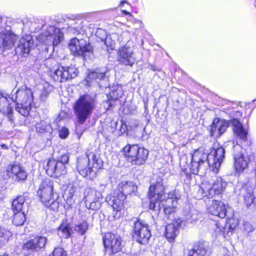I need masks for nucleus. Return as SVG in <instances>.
<instances>
[{
  "mask_svg": "<svg viewBox=\"0 0 256 256\" xmlns=\"http://www.w3.org/2000/svg\"><path fill=\"white\" fill-rule=\"evenodd\" d=\"M206 253L204 250H192L190 251L188 256H204Z\"/></svg>",
  "mask_w": 256,
  "mask_h": 256,
  "instance_id": "nucleus-44",
  "label": "nucleus"
},
{
  "mask_svg": "<svg viewBox=\"0 0 256 256\" xmlns=\"http://www.w3.org/2000/svg\"><path fill=\"white\" fill-rule=\"evenodd\" d=\"M0 146L2 148L4 149V150H7L8 148V146L4 144H0Z\"/></svg>",
  "mask_w": 256,
  "mask_h": 256,
  "instance_id": "nucleus-51",
  "label": "nucleus"
},
{
  "mask_svg": "<svg viewBox=\"0 0 256 256\" xmlns=\"http://www.w3.org/2000/svg\"><path fill=\"white\" fill-rule=\"evenodd\" d=\"M14 103V98H11L0 91V113L6 116L10 126L12 128L14 126L12 116V108Z\"/></svg>",
  "mask_w": 256,
  "mask_h": 256,
  "instance_id": "nucleus-10",
  "label": "nucleus"
},
{
  "mask_svg": "<svg viewBox=\"0 0 256 256\" xmlns=\"http://www.w3.org/2000/svg\"><path fill=\"white\" fill-rule=\"evenodd\" d=\"M53 184L52 182L48 178L44 180L40 185L38 191V194L42 203L47 207L56 210L58 208V202L52 198Z\"/></svg>",
  "mask_w": 256,
  "mask_h": 256,
  "instance_id": "nucleus-6",
  "label": "nucleus"
},
{
  "mask_svg": "<svg viewBox=\"0 0 256 256\" xmlns=\"http://www.w3.org/2000/svg\"><path fill=\"white\" fill-rule=\"evenodd\" d=\"M44 93L45 94L46 92H44L40 95V98L42 100H44V98L46 96V94H44V97H43V96L44 95Z\"/></svg>",
  "mask_w": 256,
  "mask_h": 256,
  "instance_id": "nucleus-53",
  "label": "nucleus"
},
{
  "mask_svg": "<svg viewBox=\"0 0 256 256\" xmlns=\"http://www.w3.org/2000/svg\"><path fill=\"white\" fill-rule=\"evenodd\" d=\"M96 104L94 98L88 94L82 96L78 98L75 103L74 110L79 124H84L90 118Z\"/></svg>",
  "mask_w": 256,
  "mask_h": 256,
  "instance_id": "nucleus-4",
  "label": "nucleus"
},
{
  "mask_svg": "<svg viewBox=\"0 0 256 256\" xmlns=\"http://www.w3.org/2000/svg\"><path fill=\"white\" fill-rule=\"evenodd\" d=\"M26 196H20L14 199L12 203V210L14 212H24L23 207L25 206Z\"/></svg>",
  "mask_w": 256,
  "mask_h": 256,
  "instance_id": "nucleus-35",
  "label": "nucleus"
},
{
  "mask_svg": "<svg viewBox=\"0 0 256 256\" xmlns=\"http://www.w3.org/2000/svg\"><path fill=\"white\" fill-rule=\"evenodd\" d=\"M132 232L134 238L142 244H147L152 236L148 226L140 220L134 222Z\"/></svg>",
  "mask_w": 256,
  "mask_h": 256,
  "instance_id": "nucleus-9",
  "label": "nucleus"
},
{
  "mask_svg": "<svg viewBox=\"0 0 256 256\" xmlns=\"http://www.w3.org/2000/svg\"><path fill=\"white\" fill-rule=\"evenodd\" d=\"M224 256H230L228 254H224Z\"/></svg>",
  "mask_w": 256,
  "mask_h": 256,
  "instance_id": "nucleus-58",
  "label": "nucleus"
},
{
  "mask_svg": "<svg viewBox=\"0 0 256 256\" xmlns=\"http://www.w3.org/2000/svg\"><path fill=\"white\" fill-rule=\"evenodd\" d=\"M120 194H124L125 196L133 192L136 189V186L132 182L123 181L118 186Z\"/></svg>",
  "mask_w": 256,
  "mask_h": 256,
  "instance_id": "nucleus-30",
  "label": "nucleus"
},
{
  "mask_svg": "<svg viewBox=\"0 0 256 256\" xmlns=\"http://www.w3.org/2000/svg\"><path fill=\"white\" fill-rule=\"evenodd\" d=\"M244 230L248 232H251L254 230L252 225L248 222H244Z\"/></svg>",
  "mask_w": 256,
  "mask_h": 256,
  "instance_id": "nucleus-48",
  "label": "nucleus"
},
{
  "mask_svg": "<svg viewBox=\"0 0 256 256\" xmlns=\"http://www.w3.org/2000/svg\"><path fill=\"white\" fill-rule=\"evenodd\" d=\"M124 154L132 164H144L148 158V151L138 144H128L123 148Z\"/></svg>",
  "mask_w": 256,
  "mask_h": 256,
  "instance_id": "nucleus-5",
  "label": "nucleus"
},
{
  "mask_svg": "<svg viewBox=\"0 0 256 256\" xmlns=\"http://www.w3.org/2000/svg\"><path fill=\"white\" fill-rule=\"evenodd\" d=\"M72 228L66 220L62 221L60 226L58 228V234L62 236L68 238L70 235Z\"/></svg>",
  "mask_w": 256,
  "mask_h": 256,
  "instance_id": "nucleus-36",
  "label": "nucleus"
},
{
  "mask_svg": "<svg viewBox=\"0 0 256 256\" xmlns=\"http://www.w3.org/2000/svg\"><path fill=\"white\" fill-rule=\"evenodd\" d=\"M118 56V62L126 66H132L136 60L134 50L128 44L119 48Z\"/></svg>",
  "mask_w": 256,
  "mask_h": 256,
  "instance_id": "nucleus-15",
  "label": "nucleus"
},
{
  "mask_svg": "<svg viewBox=\"0 0 256 256\" xmlns=\"http://www.w3.org/2000/svg\"><path fill=\"white\" fill-rule=\"evenodd\" d=\"M33 44L34 41L32 36L26 35L22 38L15 48L16 54L18 56H26Z\"/></svg>",
  "mask_w": 256,
  "mask_h": 256,
  "instance_id": "nucleus-18",
  "label": "nucleus"
},
{
  "mask_svg": "<svg viewBox=\"0 0 256 256\" xmlns=\"http://www.w3.org/2000/svg\"><path fill=\"white\" fill-rule=\"evenodd\" d=\"M10 232L0 226V248L8 240Z\"/></svg>",
  "mask_w": 256,
  "mask_h": 256,
  "instance_id": "nucleus-40",
  "label": "nucleus"
},
{
  "mask_svg": "<svg viewBox=\"0 0 256 256\" xmlns=\"http://www.w3.org/2000/svg\"><path fill=\"white\" fill-rule=\"evenodd\" d=\"M102 166V161L97 152H90L84 156L78 158L77 170L83 177H94L98 169Z\"/></svg>",
  "mask_w": 256,
  "mask_h": 256,
  "instance_id": "nucleus-2",
  "label": "nucleus"
},
{
  "mask_svg": "<svg viewBox=\"0 0 256 256\" xmlns=\"http://www.w3.org/2000/svg\"><path fill=\"white\" fill-rule=\"evenodd\" d=\"M69 48L71 52L74 56H82L84 58L88 52L92 50V46L85 40L72 38L69 44Z\"/></svg>",
  "mask_w": 256,
  "mask_h": 256,
  "instance_id": "nucleus-12",
  "label": "nucleus"
},
{
  "mask_svg": "<svg viewBox=\"0 0 256 256\" xmlns=\"http://www.w3.org/2000/svg\"><path fill=\"white\" fill-rule=\"evenodd\" d=\"M225 150L222 146L214 144L210 154L204 152L203 148L194 151L192 155V162L188 166L190 172L198 174L200 170L204 171L208 167L218 172L224 158Z\"/></svg>",
  "mask_w": 256,
  "mask_h": 256,
  "instance_id": "nucleus-1",
  "label": "nucleus"
},
{
  "mask_svg": "<svg viewBox=\"0 0 256 256\" xmlns=\"http://www.w3.org/2000/svg\"><path fill=\"white\" fill-rule=\"evenodd\" d=\"M46 242V238L42 236H36L34 238L24 244L23 248L24 250H38L44 248Z\"/></svg>",
  "mask_w": 256,
  "mask_h": 256,
  "instance_id": "nucleus-25",
  "label": "nucleus"
},
{
  "mask_svg": "<svg viewBox=\"0 0 256 256\" xmlns=\"http://www.w3.org/2000/svg\"><path fill=\"white\" fill-rule=\"evenodd\" d=\"M102 194L94 188H86L84 192L86 206L87 208L97 210L101 206L100 200L102 199Z\"/></svg>",
  "mask_w": 256,
  "mask_h": 256,
  "instance_id": "nucleus-13",
  "label": "nucleus"
},
{
  "mask_svg": "<svg viewBox=\"0 0 256 256\" xmlns=\"http://www.w3.org/2000/svg\"><path fill=\"white\" fill-rule=\"evenodd\" d=\"M109 178L108 177L102 179L99 184L100 190L103 191L107 186Z\"/></svg>",
  "mask_w": 256,
  "mask_h": 256,
  "instance_id": "nucleus-46",
  "label": "nucleus"
},
{
  "mask_svg": "<svg viewBox=\"0 0 256 256\" xmlns=\"http://www.w3.org/2000/svg\"><path fill=\"white\" fill-rule=\"evenodd\" d=\"M36 130L39 133H43L44 131L50 130V126L45 122H41L36 126Z\"/></svg>",
  "mask_w": 256,
  "mask_h": 256,
  "instance_id": "nucleus-42",
  "label": "nucleus"
},
{
  "mask_svg": "<svg viewBox=\"0 0 256 256\" xmlns=\"http://www.w3.org/2000/svg\"><path fill=\"white\" fill-rule=\"evenodd\" d=\"M256 99L255 100H254V102H256Z\"/></svg>",
  "mask_w": 256,
  "mask_h": 256,
  "instance_id": "nucleus-61",
  "label": "nucleus"
},
{
  "mask_svg": "<svg viewBox=\"0 0 256 256\" xmlns=\"http://www.w3.org/2000/svg\"><path fill=\"white\" fill-rule=\"evenodd\" d=\"M50 61H51V60H47V62H46V64L48 66L50 65Z\"/></svg>",
  "mask_w": 256,
  "mask_h": 256,
  "instance_id": "nucleus-55",
  "label": "nucleus"
},
{
  "mask_svg": "<svg viewBox=\"0 0 256 256\" xmlns=\"http://www.w3.org/2000/svg\"><path fill=\"white\" fill-rule=\"evenodd\" d=\"M32 106H20L16 105V110L22 115L26 116L28 115L29 112L31 109Z\"/></svg>",
  "mask_w": 256,
  "mask_h": 256,
  "instance_id": "nucleus-41",
  "label": "nucleus"
},
{
  "mask_svg": "<svg viewBox=\"0 0 256 256\" xmlns=\"http://www.w3.org/2000/svg\"><path fill=\"white\" fill-rule=\"evenodd\" d=\"M244 198V203L248 208H254L256 206V198L252 187L244 186L242 189Z\"/></svg>",
  "mask_w": 256,
  "mask_h": 256,
  "instance_id": "nucleus-23",
  "label": "nucleus"
},
{
  "mask_svg": "<svg viewBox=\"0 0 256 256\" xmlns=\"http://www.w3.org/2000/svg\"><path fill=\"white\" fill-rule=\"evenodd\" d=\"M230 122L233 127L234 134L240 140H246L248 132L244 129L242 124L236 118L232 119Z\"/></svg>",
  "mask_w": 256,
  "mask_h": 256,
  "instance_id": "nucleus-27",
  "label": "nucleus"
},
{
  "mask_svg": "<svg viewBox=\"0 0 256 256\" xmlns=\"http://www.w3.org/2000/svg\"><path fill=\"white\" fill-rule=\"evenodd\" d=\"M226 184V182L223 181L220 178H216L212 186L214 195L222 193L225 189Z\"/></svg>",
  "mask_w": 256,
  "mask_h": 256,
  "instance_id": "nucleus-34",
  "label": "nucleus"
},
{
  "mask_svg": "<svg viewBox=\"0 0 256 256\" xmlns=\"http://www.w3.org/2000/svg\"><path fill=\"white\" fill-rule=\"evenodd\" d=\"M103 243L106 253L108 255L117 253L122 248L121 238L110 232L105 234L103 237Z\"/></svg>",
  "mask_w": 256,
  "mask_h": 256,
  "instance_id": "nucleus-11",
  "label": "nucleus"
},
{
  "mask_svg": "<svg viewBox=\"0 0 256 256\" xmlns=\"http://www.w3.org/2000/svg\"><path fill=\"white\" fill-rule=\"evenodd\" d=\"M126 128V124L122 125L121 128H120V130L122 132V130H123V132H125V129Z\"/></svg>",
  "mask_w": 256,
  "mask_h": 256,
  "instance_id": "nucleus-52",
  "label": "nucleus"
},
{
  "mask_svg": "<svg viewBox=\"0 0 256 256\" xmlns=\"http://www.w3.org/2000/svg\"><path fill=\"white\" fill-rule=\"evenodd\" d=\"M0 38L2 40V47L4 50H11L14 48V43L18 36L10 32L1 33Z\"/></svg>",
  "mask_w": 256,
  "mask_h": 256,
  "instance_id": "nucleus-24",
  "label": "nucleus"
},
{
  "mask_svg": "<svg viewBox=\"0 0 256 256\" xmlns=\"http://www.w3.org/2000/svg\"><path fill=\"white\" fill-rule=\"evenodd\" d=\"M126 196L124 194L114 192V195L110 197L108 200L109 204L112 207L114 212L116 213L114 214V218H118L124 209V201Z\"/></svg>",
  "mask_w": 256,
  "mask_h": 256,
  "instance_id": "nucleus-16",
  "label": "nucleus"
},
{
  "mask_svg": "<svg viewBox=\"0 0 256 256\" xmlns=\"http://www.w3.org/2000/svg\"><path fill=\"white\" fill-rule=\"evenodd\" d=\"M228 123L224 120L215 118L210 130V135L216 138L220 137L226 130Z\"/></svg>",
  "mask_w": 256,
  "mask_h": 256,
  "instance_id": "nucleus-22",
  "label": "nucleus"
},
{
  "mask_svg": "<svg viewBox=\"0 0 256 256\" xmlns=\"http://www.w3.org/2000/svg\"><path fill=\"white\" fill-rule=\"evenodd\" d=\"M88 229V224L86 222H83L80 224H76L74 227V230L82 235L84 234Z\"/></svg>",
  "mask_w": 256,
  "mask_h": 256,
  "instance_id": "nucleus-43",
  "label": "nucleus"
},
{
  "mask_svg": "<svg viewBox=\"0 0 256 256\" xmlns=\"http://www.w3.org/2000/svg\"><path fill=\"white\" fill-rule=\"evenodd\" d=\"M254 174H255V176H256V168H255V169L254 170Z\"/></svg>",
  "mask_w": 256,
  "mask_h": 256,
  "instance_id": "nucleus-56",
  "label": "nucleus"
},
{
  "mask_svg": "<svg viewBox=\"0 0 256 256\" xmlns=\"http://www.w3.org/2000/svg\"><path fill=\"white\" fill-rule=\"evenodd\" d=\"M148 195L150 198V208L159 211L160 209V204L164 202L166 198L162 178L158 176L156 180H152Z\"/></svg>",
  "mask_w": 256,
  "mask_h": 256,
  "instance_id": "nucleus-3",
  "label": "nucleus"
},
{
  "mask_svg": "<svg viewBox=\"0 0 256 256\" xmlns=\"http://www.w3.org/2000/svg\"><path fill=\"white\" fill-rule=\"evenodd\" d=\"M50 256H66L64 250L61 248H56Z\"/></svg>",
  "mask_w": 256,
  "mask_h": 256,
  "instance_id": "nucleus-45",
  "label": "nucleus"
},
{
  "mask_svg": "<svg viewBox=\"0 0 256 256\" xmlns=\"http://www.w3.org/2000/svg\"><path fill=\"white\" fill-rule=\"evenodd\" d=\"M50 69L52 78L60 82L74 78L78 72V70L74 66L64 67L58 64H55L52 68L50 67Z\"/></svg>",
  "mask_w": 256,
  "mask_h": 256,
  "instance_id": "nucleus-7",
  "label": "nucleus"
},
{
  "mask_svg": "<svg viewBox=\"0 0 256 256\" xmlns=\"http://www.w3.org/2000/svg\"><path fill=\"white\" fill-rule=\"evenodd\" d=\"M176 204V200H174L172 198H167L165 200L164 204L162 203L164 213L166 214H170L174 212Z\"/></svg>",
  "mask_w": 256,
  "mask_h": 256,
  "instance_id": "nucleus-33",
  "label": "nucleus"
},
{
  "mask_svg": "<svg viewBox=\"0 0 256 256\" xmlns=\"http://www.w3.org/2000/svg\"><path fill=\"white\" fill-rule=\"evenodd\" d=\"M214 196V192H213L212 185L209 182H203L198 186L196 195L198 198L201 199L204 197L210 198Z\"/></svg>",
  "mask_w": 256,
  "mask_h": 256,
  "instance_id": "nucleus-29",
  "label": "nucleus"
},
{
  "mask_svg": "<svg viewBox=\"0 0 256 256\" xmlns=\"http://www.w3.org/2000/svg\"><path fill=\"white\" fill-rule=\"evenodd\" d=\"M63 34L60 28L49 26L46 30L38 36V40L46 45L57 46L62 40Z\"/></svg>",
  "mask_w": 256,
  "mask_h": 256,
  "instance_id": "nucleus-8",
  "label": "nucleus"
},
{
  "mask_svg": "<svg viewBox=\"0 0 256 256\" xmlns=\"http://www.w3.org/2000/svg\"><path fill=\"white\" fill-rule=\"evenodd\" d=\"M16 105L32 106L33 96L31 90L29 89H20L16 92L14 98Z\"/></svg>",
  "mask_w": 256,
  "mask_h": 256,
  "instance_id": "nucleus-19",
  "label": "nucleus"
},
{
  "mask_svg": "<svg viewBox=\"0 0 256 256\" xmlns=\"http://www.w3.org/2000/svg\"><path fill=\"white\" fill-rule=\"evenodd\" d=\"M67 26L63 28V29H67L68 32L76 33L82 29V20L80 19H68L67 22Z\"/></svg>",
  "mask_w": 256,
  "mask_h": 256,
  "instance_id": "nucleus-31",
  "label": "nucleus"
},
{
  "mask_svg": "<svg viewBox=\"0 0 256 256\" xmlns=\"http://www.w3.org/2000/svg\"><path fill=\"white\" fill-rule=\"evenodd\" d=\"M185 224V222L180 218L174 220L172 224L167 225L166 228V238L170 242H172L178 234L179 229Z\"/></svg>",
  "mask_w": 256,
  "mask_h": 256,
  "instance_id": "nucleus-21",
  "label": "nucleus"
},
{
  "mask_svg": "<svg viewBox=\"0 0 256 256\" xmlns=\"http://www.w3.org/2000/svg\"><path fill=\"white\" fill-rule=\"evenodd\" d=\"M46 170L47 174L50 176L60 177L66 172L65 165L54 160L48 162Z\"/></svg>",
  "mask_w": 256,
  "mask_h": 256,
  "instance_id": "nucleus-17",
  "label": "nucleus"
},
{
  "mask_svg": "<svg viewBox=\"0 0 256 256\" xmlns=\"http://www.w3.org/2000/svg\"><path fill=\"white\" fill-rule=\"evenodd\" d=\"M13 224L16 226L22 225L26 220V216L24 212H14Z\"/></svg>",
  "mask_w": 256,
  "mask_h": 256,
  "instance_id": "nucleus-39",
  "label": "nucleus"
},
{
  "mask_svg": "<svg viewBox=\"0 0 256 256\" xmlns=\"http://www.w3.org/2000/svg\"><path fill=\"white\" fill-rule=\"evenodd\" d=\"M214 196V192H213L212 185L209 182H203L198 186L196 195L198 198L201 199L204 197L210 198Z\"/></svg>",
  "mask_w": 256,
  "mask_h": 256,
  "instance_id": "nucleus-28",
  "label": "nucleus"
},
{
  "mask_svg": "<svg viewBox=\"0 0 256 256\" xmlns=\"http://www.w3.org/2000/svg\"><path fill=\"white\" fill-rule=\"evenodd\" d=\"M6 256L4 255V256Z\"/></svg>",
  "mask_w": 256,
  "mask_h": 256,
  "instance_id": "nucleus-62",
  "label": "nucleus"
},
{
  "mask_svg": "<svg viewBox=\"0 0 256 256\" xmlns=\"http://www.w3.org/2000/svg\"><path fill=\"white\" fill-rule=\"evenodd\" d=\"M207 210L211 214L218 216L221 218H224L226 216V206L224 202L220 200H210Z\"/></svg>",
  "mask_w": 256,
  "mask_h": 256,
  "instance_id": "nucleus-20",
  "label": "nucleus"
},
{
  "mask_svg": "<svg viewBox=\"0 0 256 256\" xmlns=\"http://www.w3.org/2000/svg\"><path fill=\"white\" fill-rule=\"evenodd\" d=\"M105 73L100 72V70H96L94 71L89 72L86 78L87 85L90 86V82L92 81L98 82V80H102L106 78Z\"/></svg>",
  "mask_w": 256,
  "mask_h": 256,
  "instance_id": "nucleus-32",
  "label": "nucleus"
},
{
  "mask_svg": "<svg viewBox=\"0 0 256 256\" xmlns=\"http://www.w3.org/2000/svg\"><path fill=\"white\" fill-rule=\"evenodd\" d=\"M8 174L10 177L16 176V179L18 180H24L27 177V173L25 170L20 166L14 164L9 166L7 168Z\"/></svg>",
  "mask_w": 256,
  "mask_h": 256,
  "instance_id": "nucleus-26",
  "label": "nucleus"
},
{
  "mask_svg": "<svg viewBox=\"0 0 256 256\" xmlns=\"http://www.w3.org/2000/svg\"><path fill=\"white\" fill-rule=\"evenodd\" d=\"M69 134L68 129L65 127L62 128L59 130V136L62 138H66Z\"/></svg>",
  "mask_w": 256,
  "mask_h": 256,
  "instance_id": "nucleus-47",
  "label": "nucleus"
},
{
  "mask_svg": "<svg viewBox=\"0 0 256 256\" xmlns=\"http://www.w3.org/2000/svg\"><path fill=\"white\" fill-rule=\"evenodd\" d=\"M123 94L122 88L118 85H114L110 88V92L109 94V97L114 100H116L120 98Z\"/></svg>",
  "mask_w": 256,
  "mask_h": 256,
  "instance_id": "nucleus-38",
  "label": "nucleus"
},
{
  "mask_svg": "<svg viewBox=\"0 0 256 256\" xmlns=\"http://www.w3.org/2000/svg\"><path fill=\"white\" fill-rule=\"evenodd\" d=\"M76 188L68 186V190L65 192L64 195V198L66 200V202L68 205L71 206L74 202V196L76 192Z\"/></svg>",
  "mask_w": 256,
  "mask_h": 256,
  "instance_id": "nucleus-37",
  "label": "nucleus"
},
{
  "mask_svg": "<svg viewBox=\"0 0 256 256\" xmlns=\"http://www.w3.org/2000/svg\"><path fill=\"white\" fill-rule=\"evenodd\" d=\"M234 168L237 172L241 173L248 168L250 158L244 155L242 148L239 144L234 146Z\"/></svg>",
  "mask_w": 256,
  "mask_h": 256,
  "instance_id": "nucleus-14",
  "label": "nucleus"
},
{
  "mask_svg": "<svg viewBox=\"0 0 256 256\" xmlns=\"http://www.w3.org/2000/svg\"><path fill=\"white\" fill-rule=\"evenodd\" d=\"M122 12L124 14V15H128V16H132V14L130 12H128V11H126V10H122Z\"/></svg>",
  "mask_w": 256,
  "mask_h": 256,
  "instance_id": "nucleus-50",
  "label": "nucleus"
},
{
  "mask_svg": "<svg viewBox=\"0 0 256 256\" xmlns=\"http://www.w3.org/2000/svg\"><path fill=\"white\" fill-rule=\"evenodd\" d=\"M124 34H128V32H125V33H124Z\"/></svg>",
  "mask_w": 256,
  "mask_h": 256,
  "instance_id": "nucleus-59",
  "label": "nucleus"
},
{
  "mask_svg": "<svg viewBox=\"0 0 256 256\" xmlns=\"http://www.w3.org/2000/svg\"><path fill=\"white\" fill-rule=\"evenodd\" d=\"M126 3H127V2L124 1H124H122V2H120V6H124V4H126Z\"/></svg>",
  "mask_w": 256,
  "mask_h": 256,
  "instance_id": "nucleus-54",
  "label": "nucleus"
},
{
  "mask_svg": "<svg viewBox=\"0 0 256 256\" xmlns=\"http://www.w3.org/2000/svg\"><path fill=\"white\" fill-rule=\"evenodd\" d=\"M237 113L240 114V116H242V114H240V112H237Z\"/></svg>",
  "mask_w": 256,
  "mask_h": 256,
  "instance_id": "nucleus-57",
  "label": "nucleus"
},
{
  "mask_svg": "<svg viewBox=\"0 0 256 256\" xmlns=\"http://www.w3.org/2000/svg\"><path fill=\"white\" fill-rule=\"evenodd\" d=\"M68 161L69 156L68 154H64L60 157V160H58V162L65 165V164H67Z\"/></svg>",
  "mask_w": 256,
  "mask_h": 256,
  "instance_id": "nucleus-49",
  "label": "nucleus"
},
{
  "mask_svg": "<svg viewBox=\"0 0 256 256\" xmlns=\"http://www.w3.org/2000/svg\"><path fill=\"white\" fill-rule=\"evenodd\" d=\"M254 4H255V6H256V1L255 2Z\"/></svg>",
  "mask_w": 256,
  "mask_h": 256,
  "instance_id": "nucleus-60",
  "label": "nucleus"
}]
</instances>
